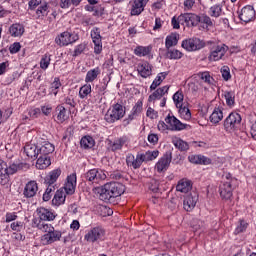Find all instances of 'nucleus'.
Segmentation results:
<instances>
[{
  "mask_svg": "<svg viewBox=\"0 0 256 256\" xmlns=\"http://www.w3.org/2000/svg\"><path fill=\"white\" fill-rule=\"evenodd\" d=\"M36 213L38 215L34 220L39 221H55L57 214L53 210L47 209L45 207L37 208Z\"/></svg>",
  "mask_w": 256,
  "mask_h": 256,
  "instance_id": "obj_8",
  "label": "nucleus"
},
{
  "mask_svg": "<svg viewBox=\"0 0 256 256\" xmlns=\"http://www.w3.org/2000/svg\"><path fill=\"white\" fill-rule=\"evenodd\" d=\"M80 145L83 149H93L95 147V140L91 136H84L80 141Z\"/></svg>",
  "mask_w": 256,
  "mask_h": 256,
  "instance_id": "obj_42",
  "label": "nucleus"
},
{
  "mask_svg": "<svg viewBox=\"0 0 256 256\" xmlns=\"http://www.w3.org/2000/svg\"><path fill=\"white\" fill-rule=\"evenodd\" d=\"M86 47V44H79L74 50V57H78V55H81V53L85 51Z\"/></svg>",
  "mask_w": 256,
  "mask_h": 256,
  "instance_id": "obj_60",
  "label": "nucleus"
},
{
  "mask_svg": "<svg viewBox=\"0 0 256 256\" xmlns=\"http://www.w3.org/2000/svg\"><path fill=\"white\" fill-rule=\"evenodd\" d=\"M99 199L105 203H110L111 199L115 197H121L125 193V185L119 182L106 183L100 189Z\"/></svg>",
  "mask_w": 256,
  "mask_h": 256,
  "instance_id": "obj_1",
  "label": "nucleus"
},
{
  "mask_svg": "<svg viewBox=\"0 0 256 256\" xmlns=\"http://www.w3.org/2000/svg\"><path fill=\"white\" fill-rule=\"evenodd\" d=\"M77 185V175L71 174L67 177V182L64 186L63 191L66 195H73L75 193V187Z\"/></svg>",
  "mask_w": 256,
  "mask_h": 256,
  "instance_id": "obj_19",
  "label": "nucleus"
},
{
  "mask_svg": "<svg viewBox=\"0 0 256 256\" xmlns=\"http://www.w3.org/2000/svg\"><path fill=\"white\" fill-rule=\"evenodd\" d=\"M171 24L173 29H181V25H184L183 20H180L179 16L177 18L174 16L172 18Z\"/></svg>",
  "mask_w": 256,
  "mask_h": 256,
  "instance_id": "obj_58",
  "label": "nucleus"
},
{
  "mask_svg": "<svg viewBox=\"0 0 256 256\" xmlns=\"http://www.w3.org/2000/svg\"><path fill=\"white\" fill-rule=\"evenodd\" d=\"M38 191H39V184H37V181L31 180L28 183H26L23 190V195L26 199H33V197L37 195Z\"/></svg>",
  "mask_w": 256,
  "mask_h": 256,
  "instance_id": "obj_10",
  "label": "nucleus"
},
{
  "mask_svg": "<svg viewBox=\"0 0 256 256\" xmlns=\"http://www.w3.org/2000/svg\"><path fill=\"white\" fill-rule=\"evenodd\" d=\"M24 153H26L27 157L30 159H37L39 157V148L35 144H26L24 146Z\"/></svg>",
  "mask_w": 256,
  "mask_h": 256,
  "instance_id": "obj_29",
  "label": "nucleus"
},
{
  "mask_svg": "<svg viewBox=\"0 0 256 256\" xmlns=\"http://www.w3.org/2000/svg\"><path fill=\"white\" fill-rule=\"evenodd\" d=\"M124 145H127V137H120L114 140H108V149L113 153L121 151Z\"/></svg>",
  "mask_w": 256,
  "mask_h": 256,
  "instance_id": "obj_15",
  "label": "nucleus"
},
{
  "mask_svg": "<svg viewBox=\"0 0 256 256\" xmlns=\"http://www.w3.org/2000/svg\"><path fill=\"white\" fill-rule=\"evenodd\" d=\"M33 227H36L43 233H51L54 227L51 224H48L46 221L41 220H32Z\"/></svg>",
  "mask_w": 256,
  "mask_h": 256,
  "instance_id": "obj_27",
  "label": "nucleus"
},
{
  "mask_svg": "<svg viewBox=\"0 0 256 256\" xmlns=\"http://www.w3.org/2000/svg\"><path fill=\"white\" fill-rule=\"evenodd\" d=\"M191 187V181L187 178H183L178 182L176 190L180 193H189V191H191Z\"/></svg>",
  "mask_w": 256,
  "mask_h": 256,
  "instance_id": "obj_33",
  "label": "nucleus"
},
{
  "mask_svg": "<svg viewBox=\"0 0 256 256\" xmlns=\"http://www.w3.org/2000/svg\"><path fill=\"white\" fill-rule=\"evenodd\" d=\"M229 47L226 45H218L212 48L211 54L209 56L210 61H219L220 59H223L225 56V53H227V50Z\"/></svg>",
  "mask_w": 256,
  "mask_h": 256,
  "instance_id": "obj_13",
  "label": "nucleus"
},
{
  "mask_svg": "<svg viewBox=\"0 0 256 256\" xmlns=\"http://www.w3.org/2000/svg\"><path fill=\"white\" fill-rule=\"evenodd\" d=\"M169 93V86H163L161 88H158L155 92H153L149 98L148 101L151 103L153 101H157L158 99H161L164 95H167Z\"/></svg>",
  "mask_w": 256,
  "mask_h": 256,
  "instance_id": "obj_26",
  "label": "nucleus"
},
{
  "mask_svg": "<svg viewBox=\"0 0 256 256\" xmlns=\"http://www.w3.org/2000/svg\"><path fill=\"white\" fill-rule=\"evenodd\" d=\"M147 117L150 119H157V111L155 109L149 107L146 112Z\"/></svg>",
  "mask_w": 256,
  "mask_h": 256,
  "instance_id": "obj_61",
  "label": "nucleus"
},
{
  "mask_svg": "<svg viewBox=\"0 0 256 256\" xmlns=\"http://www.w3.org/2000/svg\"><path fill=\"white\" fill-rule=\"evenodd\" d=\"M61 236H62L61 231L55 230V228H54L51 232L46 233L43 236V239L47 243V245H51L52 243L61 241Z\"/></svg>",
  "mask_w": 256,
  "mask_h": 256,
  "instance_id": "obj_22",
  "label": "nucleus"
},
{
  "mask_svg": "<svg viewBox=\"0 0 256 256\" xmlns=\"http://www.w3.org/2000/svg\"><path fill=\"white\" fill-rule=\"evenodd\" d=\"M182 47L183 49H186V51H199V49H203L205 47V43L199 38H192L184 40L182 42Z\"/></svg>",
  "mask_w": 256,
  "mask_h": 256,
  "instance_id": "obj_7",
  "label": "nucleus"
},
{
  "mask_svg": "<svg viewBox=\"0 0 256 256\" xmlns=\"http://www.w3.org/2000/svg\"><path fill=\"white\" fill-rule=\"evenodd\" d=\"M188 159L190 163H194L195 165H210L211 163V159L202 155H191Z\"/></svg>",
  "mask_w": 256,
  "mask_h": 256,
  "instance_id": "obj_31",
  "label": "nucleus"
},
{
  "mask_svg": "<svg viewBox=\"0 0 256 256\" xmlns=\"http://www.w3.org/2000/svg\"><path fill=\"white\" fill-rule=\"evenodd\" d=\"M167 77V72H162L158 74V76L155 78V80L152 82L150 89L151 91H155L161 83H163V80Z\"/></svg>",
  "mask_w": 256,
  "mask_h": 256,
  "instance_id": "obj_44",
  "label": "nucleus"
},
{
  "mask_svg": "<svg viewBox=\"0 0 256 256\" xmlns=\"http://www.w3.org/2000/svg\"><path fill=\"white\" fill-rule=\"evenodd\" d=\"M79 39V36L76 34H71L69 32H63L61 35L56 37L55 41L57 45L60 47H65V45H71V43H75Z\"/></svg>",
  "mask_w": 256,
  "mask_h": 256,
  "instance_id": "obj_6",
  "label": "nucleus"
},
{
  "mask_svg": "<svg viewBox=\"0 0 256 256\" xmlns=\"http://www.w3.org/2000/svg\"><path fill=\"white\" fill-rule=\"evenodd\" d=\"M153 47L151 46H137L134 49V54L137 55V57H146V55H149L151 53Z\"/></svg>",
  "mask_w": 256,
  "mask_h": 256,
  "instance_id": "obj_40",
  "label": "nucleus"
},
{
  "mask_svg": "<svg viewBox=\"0 0 256 256\" xmlns=\"http://www.w3.org/2000/svg\"><path fill=\"white\" fill-rule=\"evenodd\" d=\"M171 159H173L171 152H166L164 156L156 163L155 169L158 171V173H163V171H167V169H169Z\"/></svg>",
  "mask_w": 256,
  "mask_h": 256,
  "instance_id": "obj_12",
  "label": "nucleus"
},
{
  "mask_svg": "<svg viewBox=\"0 0 256 256\" xmlns=\"http://www.w3.org/2000/svg\"><path fill=\"white\" fill-rule=\"evenodd\" d=\"M51 63V55L45 54L41 61H40V67L41 69H47Z\"/></svg>",
  "mask_w": 256,
  "mask_h": 256,
  "instance_id": "obj_55",
  "label": "nucleus"
},
{
  "mask_svg": "<svg viewBox=\"0 0 256 256\" xmlns=\"http://www.w3.org/2000/svg\"><path fill=\"white\" fill-rule=\"evenodd\" d=\"M105 237V230L101 227H94L90 229L84 236L85 241L88 243H96Z\"/></svg>",
  "mask_w": 256,
  "mask_h": 256,
  "instance_id": "obj_5",
  "label": "nucleus"
},
{
  "mask_svg": "<svg viewBox=\"0 0 256 256\" xmlns=\"http://www.w3.org/2000/svg\"><path fill=\"white\" fill-rule=\"evenodd\" d=\"M126 165H128V167H133L134 169H139V167L143 165V156L137 154L135 157L133 154H128L126 156Z\"/></svg>",
  "mask_w": 256,
  "mask_h": 256,
  "instance_id": "obj_21",
  "label": "nucleus"
},
{
  "mask_svg": "<svg viewBox=\"0 0 256 256\" xmlns=\"http://www.w3.org/2000/svg\"><path fill=\"white\" fill-rule=\"evenodd\" d=\"M172 143L176 147V149H179V151L189 150V144L186 141H183V139L181 138L174 137L172 139Z\"/></svg>",
  "mask_w": 256,
  "mask_h": 256,
  "instance_id": "obj_39",
  "label": "nucleus"
},
{
  "mask_svg": "<svg viewBox=\"0 0 256 256\" xmlns=\"http://www.w3.org/2000/svg\"><path fill=\"white\" fill-rule=\"evenodd\" d=\"M178 109L182 119H185V121L191 119V110H189V108L182 105L181 107H178Z\"/></svg>",
  "mask_w": 256,
  "mask_h": 256,
  "instance_id": "obj_51",
  "label": "nucleus"
},
{
  "mask_svg": "<svg viewBox=\"0 0 256 256\" xmlns=\"http://www.w3.org/2000/svg\"><path fill=\"white\" fill-rule=\"evenodd\" d=\"M101 75V69L99 67H96L90 71L87 72L85 81L86 83H93V81Z\"/></svg>",
  "mask_w": 256,
  "mask_h": 256,
  "instance_id": "obj_41",
  "label": "nucleus"
},
{
  "mask_svg": "<svg viewBox=\"0 0 256 256\" xmlns=\"http://www.w3.org/2000/svg\"><path fill=\"white\" fill-rule=\"evenodd\" d=\"M38 151L40 155L49 157V155H51V153L55 151V146L49 141H45L43 142L41 147L38 149Z\"/></svg>",
  "mask_w": 256,
  "mask_h": 256,
  "instance_id": "obj_30",
  "label": "nucleus"
},
{
  "mask_svg": "<svg viewBox=\"0 0 256 256\" xmlns=\"http://www.w3.org/2000/svg\"><path fill=\"white\" fill-rule=\"evenodd\" d=\"M239 19L244 23H250L255 19V9L253 6H245L242 8L241 13L239 14Z\"/></svg>",
  "mask_w": 256,
  "mask_h": 256,
  "instance_id": "obj_16",
  "label": "nucleus"
},
{
  "mask_svg": "<svg viewBox=\"0 0 256 256\" xmlns=\"http://www.w3.org/2000/svg\"><path fill=\"white\" fill-rule=\"evenodd\" d=\"M221 73L224 81H229V79H231V71L228 66H223L221 68Z\"/></svg>",
  "mask_w": 256,
  "mask_h": 256,
  "instance_id": "obj_57",
  "label": "nucleus"
},
{
  "mask_svg": "<svg viewBox=\"0 0 256 256\" xmlns=\"http://www.w3.org/2000/svg\"><path fill=\"white\" fill-rule=\"evenodd\" d=\"M245 229H247V222L245 221H240V225L237 226L236 228V233H243V231H245Z\"/></svg>",
  "mask_w": 256,
  "mask_h": 256,
  "instance_id": "obj_63",
  "label": "nucleus"
},
{
  "mask_svg": "<svg viewBox=\"0 0 256 256\" xmlns=\"http://www.w3.org/2000/svg\"><path fill=\"white\" fill-rule=\"evenodd\" d=\"M224 97H225L226 103L229 107H233V105H235V92L226 91L224 93Z\"/></svg>",
  "mask_w": 256,
  "mask_h": 256,
  "instance_id": "obj_49",
  "label": "nucleus"
},
{
  "mask_svg": "<svg viewBox=\"0 0 256 256\" xmlns=\"http://www.w3.org/2000/svg\"><path fill=\"white\" fill-rule=\"evenodd\" d=\"M19 171V166L16 164H11L8 166V175H15Z\"/></svg>",
  "mask_w": 256,
  "mask_h": 256,
  "instance_id": "obj_62",
  "label": "nucleus"
},
{
  "mask_svg": "<svg viewBox=\"0 0 256 256\" xmlns=\"http://www.w3.org/2000/svg\"><path fill=\"white\" fill-rule=\"evenodd\" d=\"M88 95H91V85L85 84L79 90L80 99H85Z\"/></svg>",
  "mask_w": 256,
  "mask_h": 256,
  "instance_id": "obj_53",
  "label": "nucleus"
},
{
  "mask_svg": "<svg viewBox=\"0 0 256 256\" xmlns=\"http://www.w3.org/2000/svg\"><path fill=\"white\" fill-rule=\"evenodd\" d=\"M235 183H237V179L232 178L231 174H226L222 177V181L219 186V193L222 199L229 201V199L233 197Z\"/></svg>",
  "mask_w": 256,
  "mask_h": 256,
  "instance_id": "obj_2",
  "label": "nucleus"
},
{
  "mask_svg": "<svg viewBox=\"0 0 256 256\" xmlns=\"http://www.w3.org/2000/svg\"><path fill=\"white\" fill-rule=\"evenodd\" d=\"M167 50L168 51L166 53V57L168 59H175V60H177V59H181L183 57V53L181 51H179V50H175V49H173V50L167 49Z\"/></svg>",
  "mask_w": 256,
  "mask_h": 256,
  "instance_id": "obj_47",
  "label": "nucleus"
},
{
  "mask_svg": "<svg viewBox=\"0 0 256 256\" xmlns=\"http://www.w3.org/2000/svg\"><path fill=\"white\" fill-rule=\"evenodd\" d=\"M67 198V194L63 189H59L52 199V204L56 207H59V205H63L65 203V199Z\"/></svg>",
  "mask_w": 256,
  "mask_h": 256,
  "instance_id": "obj_32",
  "label": "nucleus"
},
{
  "mask_svg": "<svg viewBox=\"0 0 256 256\" xmlns=\"http://www.w3.org/2000/svg\"><path fill=\"white\" fill-rule=\"evenodd\" d=\"M179 20L183 21L186 27H197L199 25V15L194 13L181 14Z\"/></svg>",
  "mask_w": 256,
  "mask_h": 256,
  "instance_id": "obj_11",
  "label": "nucleus"
},
{
  "mask_svg": "<svg viewBox=\"0 0 256 256\" xmlns=\"http://www.w3.org/2000/svg\"><path fill=\"white\" fill-rule=\"evenodd\" d=\"M137 71L141 77L144 79H147V77H151L152 74V66L149 64V62H143L141 64H138Z\"/></svg>",
  "mask_w": 256,
  "mask_h": 256,
  "instance_id": "obj_25",
  "label": "nucleus"
},
{
  "mask_svg": "<svg viewBox=\"0 0 256 256\" xmlns=\"http://www.w3.org/2000/svg\"><path fill=\"white\" fill-rule=\"evenodd\" d=\"M197 201H199V196L197 194H188L185 196L183 201V207L185 211H193L195 209V205H197Z\"/></svg>",
  "mask_w": 256,
  "mask_h": 256,
  "instance_id": "obj_20",
  "label": "nucleus"
},
{
  "mask_svg": "<svg viewBox=\"0 0 256 256\" xmlns=\"http://www.w3.org/2000/svg\"><path fill=\"white\" fill-rule=\"evenodd\" d=\"M210 17H221V13H223V5L222 4H214L209 8L208 11Z\"/></svg>",
  "mask_w": 256,
  "mask_h": 256,
  "instance_id": "obj_43",
  "label": "nucleus"
},
{
  "mask_svg": "<svg viewBox=\"0 0 256 256\" xmlns=\"http://www.w3.org/2000/svg\"><path fill=\"white\" fill-rule=\"evenodd\" d=\"M92 41L94 43V53L96 55H100L101 51H103V41L101 38V30L99 28H93L91 31Z\"/></svg>",
  "mask_w": 256,
  "mask_h": 256,
  "instance_id": "obj_9",
  "label": "nucleus"
},
{
  "mask_svg": "<svg viewBox=\"0 0 256 256\" xmlns=\"http://www.w3.org/2000/svg\"><path fill=\"white\" fill-rule=\"evenodd\" d=\"M9 33L12 37H21L25 33V27L21 24H13L9 28Z\"/></svg>",
  "mask_w": 256,
  "mask_h": 256,
  "instance_id": "obj_37",
  "label": "nucleus"
},
{
  "mask_svg": "<svg viewBox=\"0 0 256 256\" xmlns=\"http://www.w3.org/2000/svg\"><path fill=\"white\" fill-rule=\"evenodd\" d=\"M55 191V185H48L45 193L43 194V201H50Z\"/></svg>",
  "mask_w": 256,
  "mask_h": 256,
  "instance_id": "obj_54",
  "label": "nucleus"
},
{
  "mask_svg": "<svg viewBox=\"0 0 256 256\" xmlns=\"http://www.w3.org/2000/svg\"><path fill=\"white\" fill-rule=\"evenodd\" d=\"M79 3H81V0H61L60 7H62V9H68L71 5L77 7Z\"/></svg>",
  "mask_w": 256,
  "mask_h": 256,
  "instance_id": "obj_52",
  "label": "nucleus"
},
{
  "mask_svg": "<svg viewBox=\"0 0 256 256\" xmlns=\"http://www.w3.org/2000/svg\"><path fill=\"white\" fill-rule=\"evenodd\" d=\"M149 3V0H134V4L131 9V15H141L145 11V5Z\"/></svg>",
  "mask_w": 256,
  "mask_h": 256,
  "instance_id": "obj_24",
  "label": "nucleus"
},
{
  "mask_svg": "<svg viewBox=\"0 0 256 256\" xmlns=\"http://www.w3.org/2000/svg\"><path fill=\"white\" fill-rule=\"evenodd\" d=\"M200 83L201 85H203V83H205L206 85H213V77H211V74H209V72H202L200 73Z\"/></svg>",
  "mask_w": 256,
  "mask_h": 256,
  "instance_id": "obj_46",
  "label": "nucleus"
},
{
  "mask_svg": "<svg viewBox=\"0 0 256 256\" xmlns=\"http://www.w3.org/2000/svg\"><path fill=\"white\" fill-rule=\"evenodd\" d=\"M198 23L206 25V28L213 27V20H211V17L207 16L206 14L198 16Z\"/></svg>",
  "mask_w": 256,
  "mask_h": 256,
  "instance_id": "obj_50",
  "label": "nucleus"
},
{
  "mask_svg": "<svg viewBox=\"0 0 256 256\" xmlns=\"http://www.w3.org/2000/svg\"><path fill=\"white\" fill-rule=\"evenodd\" d=\"M209 119L210 123H213V125L219 124L220 121H223V110L221 108H214Z\"/></svg>",
  "mask_w": 256,
  "mask_h": 256,
  "instance_id": "obj_34",
  "label": "nucleus"
},
{
  "mask_svg": "<svg viewBox=\"0 0 256 256\" xmlns=\"http://www.w3.org/2000/svg\"><path fill=\"white\" fill-rule=\"evenodd\" d=\"M85 178L86 181H89L90 183L99 184L101 181H105V179H107V174L104 170L94 168L86 172Z\"/></svg>",
  "mask_w": 256,
  "mask_h": 256,
  "instance_id": "obj_4",
  "label": "nucleus"
},
{
  "mask_svg": "<svg viewBox=\"0 0 256 256\" xmlns=\"http://www.w3.org/2000/svg\"><path fill=\"white\" fill-rule=\"evenodd\" d=\"M183 99H185V96L183 95V92H181V91H177L173 95V101L177 108L183 106Z\"/></svg>",
  "mask_w": 256,
  "mask_h": 256,
  "instance_id": "obj_48",
  "label": "nucleus"
},
{
  "mask_svg": "<svg viewBox=\"0 0 256 256\" xmlns=\"http://www.w3.org/2000/svg\"><path fill=\"white\" fill-rule=\"evenodd\" d=\"M165 121L168 125H170L172 131H183V129H187V127H190L189 125L180 122L177 117L171 114L166 117Z\"/></svg>",
  "mask_w": 256,
  "mask_h": 256,
  "instance_id": "obj_14",
  "label": "nucleus"
},
{
  "mask_svg": "<svg viewBox=\"0 0 256 256\" xmlns=\"http://www.w3.org/2000/svg\"><path fill=\"white\" fill-rule=\"evenodd\" d=\"M29 9H37V17H45L47 15V4L41 5V0H31L29 2Z\"/></svg>",
  "mask_w": 256,
  "mask_h": 256,
  "instance_id": "obj_18",
  "label": "nucleus"
},
{
  "mask_svg": "<svg viewBox=\"0 0 256 256\" xmlns=\"http://www.w3.org/2000/svg\"><path fill=\"white\" fill-rule=\"evenodd\" d=\"M61 176V169L52 170L44 179L45 185H55Z\"/></svg>",
  "mask_w": 256,
  "mask_h": 256,
  "instance_id": "obj_28",
  "label": "nucleus"
},
{
  "mask_svg": "<svg viewBox=\"0 0 256 256\" xmlns=\"http://www.w3.org/2000/svg\"><path fill=\"white\" fill-rule=\"evenodd\" d=\"M9 183V171L7 162L0 160V185Z\"/></svg>",
  "mask_w": 256,
  "mask_h": 256,
  "instance_id": "obj_23",
  "label": "nucleus"
},
{
  "mask_svg": "<svg viewBox=\"0 0 256 256\" xmlns=\"http://www.w3.org/2000/svg\"><path fill=\"white\" fill-rule=\"evenodd\" d=\"M148 141L152 143V145H155L159 142V136H157V134H150L148 135Z\"/></svg>",
  "mask_w": 256,
  "mask_h": 256,
  "instance_id": "obj_64",
  "label": "nucleus"
},
{
  "mask_svg": "<svg viewBox=\"0 0 256 256\" xmlns=\"http://www.w3.org/2000/svg\"><path fill=\"white\" fill-rule=\"evenodd\" d=\"M143 111V100H138L132 109V115H139Z\"/></svg>",
  "mask_w": 256,
  "mask_h": 256,
  "instance_id": "obj_56",
  "label": "nucleus"
},
{
  "mask_svg": "<svg viewBox=\"0 0 256 256\" xmlns=\"http://www.w3.org/2000/svg\"><path fill=\"white\" fill-rule=\"evenodd\" d=\"M56 113H57V121L60 123H65L67 119H69V114H67V109L64 108L63 105H58L56 107Z\"/></svg>",
  "mask_w": 256,
  "mask_h": 256,
  "instance_id": "obj_36",
  "label": "nucleus"
},
{
  "mask_svg": "<svg viewBox=\"0 0 256 256\" xmlns=\"http://www.w3.org/2000/svg\"><path fill=\"white\" fill-rule=\"evenodd\" d=\"M179 43V34L172 33L166 37L165 47L166 49H171V47H175Z\"/></svg>",
  "mask_w": 256,
  "mask_h": 256,
  "instance_id": "obj_38",
  "label": "nucleus"
},
{
  "mask_svg": "<svg viewBox=\"0 0 256 256\" xmlns=\"http://www.w3.org/2000/svg\"><path fill=\"white\" fill-rule=\"evenodd\" d=\"M241 123V115L237 112H232L224 121L225 129H233Z\"/></svg>",
  "mask_w": 256,
  "mask_h": 256,
  "instance_id": "obj_17",
  "label": "nucleus"
},
{
  "mask_svg": "<svg viewBox=\"0 0 256 256\" xmlns=\"http://www.w3.org/2000/svg\"><path fill=\"white\" fill-rule=\"evenodd\" d=\"M37 159H38L36 162L37 169H41V170L47 169V167L51 165V158H49V156L39 155Z\"/></svg>",
  "mask_w": 256,
  "mask_h": 256,
  "instance_id": "obj_35",
  "label": "nucleus"
},
{
  "mask_svg": "<svg viewBox=\"0 0 256 256\" xmlns=\"http://www.w3.org/2000/svg\"><path fill=\"white\" fill-rule=\"evenodd\" d=\"M125 117V108L121 104H115L112 106L111 110H108L105 114V121L107 123H115V121H119V119H123Z\"/></svg>",
  "mask_w": 256,
  "mask_h": 256,
  "instance_id": "obj_3",
  "label": "nucleus"
},
{
  "mask_svg": "<svg viewBox=\"0 0 256 256\" xmlns=\"http://www.w3.org/2000/svg\"><path fill=\"white\" fill-rule=\"evenodd\" d=\"M140 157H142V163H144V161H153V159H157V157H159V151H148L145 154H140Z\"/></svg>",
  "mask_w": 256,
  "mask_h": 256,
  "instance_id": "obj_45",
  "label": "nucleus"
},
{
  "mask_svg": "<svg viewBox=\"0 0 256 256\" xmlns=\"http://www.w3.org/2000/svg\"><path fill=\"white\" fill-rule=\"evenodd\" d=\"M9 51L10 53H12V55L15 53H19V51H21V43L19 42L13 43L12 45H10Z\"/></svg>",
  "mask_w": 256,
  "mask_h": 256,
  "instance_id": "obj_59",
  "label": "nucleus"
}]
</instances>
